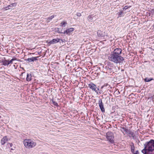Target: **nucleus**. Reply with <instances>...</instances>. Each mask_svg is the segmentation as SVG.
I'll return each mask as SVG.
<instances>
[{
	"mask_svg": "<svg viewBox=\"0 0 154 154\" xmlns=\"http://www.w3.org/2000/svg\"><path fill=\"white\" fill-rule=\"evenodd\" d=\"M122 51V50L120 48L115 49L109 55V60L116 64L122 63L124 59L122 57L120 56Z\"/></svg>",
	"mask_w": 154,
	"mask_h": 154,
	"instance_id": "f257e3e1",
	"label": "nucleus"
},
{
	"mask_svg": "<svg viewBox=\"0 0 154 154\" xmlns=\"http://www.w3.org/2000/svg\"><path fill=\"white\" fill-rule=\"evenodd\" d=\"M25 147L28 149H31L34 147L36 145L35 142L32 140L29 139H25L23 141Z\"/></svg>",
	"mask_w": 154,
	"mask_h": 154,
	"instance_id": "f03ea898",
	"label": "nucleus"
},
{
	"mask_svg": "<svg viewBox=\"0 0 154 154\" xmlns=\"http://www.w3.org/2000/svg\"><path fill=\"white\" fill-rule=\"evenodd\" d=\"M144 145L148 146V150L149 151H152L154 150V140H151L148 143H146V144H145Z\"/></svg>",
	"mask_w": 154,
	"mask_h": 154,
	"instance_id": "7ed1b4c3",
	"label": "nucleus"
},
{
	"mask_svg": "<svg viewBox=\"0 0 154 154\" xmlns=\"http://www.w3.org/2000/svg\"><path fill=\"white\" fill-rule=\"evenodd\" d=\"M106 138L111 143H113L114 142V136L113 134L111 132H108L106 134Z\"/></svg>",
	"mask_w": 154,
	"mask_h": 154,
	"instance_id": "20e7f679",
	"label": "nucleus"
},
{
	"mask_svg": "<svg viewBox=\"0 0 154 154\" xmlns=\"http://www.w3.org/2000/svg\"><path fill=\"white\" fill-rule=\"evenodd\" d=\"M88 87L92 91H95L97 94H98L99 90V88L97 87L96 85L93 83H91L88 85Z\"/></svg>",
	"mask_w": 154,
	"mask_h": 154,
	"instance_id": "39448f33",
	"label": "nucleus"
},
{
	"mask_svg": "<svg viewBox=\"0 0 154 154\" xmlns=\"http://www.w3.org/2000/svg\"><path fill=\"white\" fill-rule=\"evenodd\" d=\"M100 109L102 112H105V109L103 107V104L102 103V100L101 99H99L98 102Z\"/></svg>",
	"mask_w": 154,
	"mask_h": 154,
	"instance_id": "423d86ee",
	"label": "nucleus"
},
{
	"mask_svg": "<svg viewBox=\"0 0 154 154\" xmlns=\"http://www.w3.org/2000/svg\"><path fill=\"white\" fill-rule=\"evenodd\" d=\"M60 40V39L58 38H56L53 39L51 40L48 42V43L49 45H50L51 44H56L58 43L59 42Z\"/></svg>",
	"mask_w": 154,
	"mask_h": 154,
	"instance_id": "0eeeda50",
	"label": "nucleus"
},
{
	"mask_svg": "<svg viewBox=\"0 0 154 154\" xmlns=\"http://www.w3.org/2000/svg\"><path fill=\"white\" fill-rule=\"evenodd\" d=\"M97 35L100 37H103L105 36V32L101 31H98L97 32Z\"/></svg>",
	"mask_w": 154,
	"mask_h": 154,
	"instance_id": "6e6552de",
	"label": "nucleus"
},
{
	"mask_svg": "<svg viewBox=\"0 0 154 154\" xmlns=\"http://www.w3.org/2000/svg\"><path fill=\"white\" fill-rule=\"evenodd\" d=\"M74 30L73 28H70L64 31L63 33L64 34L66 33V34H69L70 33L73 31Z\"/></svg>",
	"mask_w": 154,
	"mask_h": 154,
	"instance_id": "1a4fd4ad",
	"label": "nucleus"
},
{
	"mask_svg": "<svg viewBox=\"0 0 154 154\" xmlns=\"http://www.w3.org/2000/svg\"><path fill=\"white\" fill-rule=\"evenodd\" d=\"M8 141V139L6 136L4 137L1 140V143L2 145H4Z\"/></svg>",
	"mask_w": 154,
	"mask_h": 154,
	"instance_id": "9d476101",
	"label": "nucleus"
},
{
	"mask_svg": "<svg viewBox=\"0 0 154 154\" xmlns=\"http://www.w3.org/2000/svg\"><path fill=\"white\" fill-rule=\"evenodd\" d=\"M2 63L3 65L4 66H8L9 65L8 60H5V58L4 59H2Z\"/></svg>",
	"mask_w": 154,
	"mask_h": 154,
	"instance_id": "9b49d317",
	"label": "nucleus"
},
{
	"mask_svg": "<svg viewBox=\"0 0 154 154\" xmlns=\"http://www.w3.org/2000/svg\"><path fill=\"white\" fill-rule=\"evenodd\" d=\"M38 58L37 57H32L30 58H29L27 59L26 60L28 62H32V61H34L35 60H37V58Z\"/></svg>",
	"mask_w": 154,
	"mask_h": 154,
	"instance_id": "f8f14e48",
	"label": "nucleus"
},
{
	"mask_svg": "<svg viewBox=\"0 0 154 154\" xmlns=\"http://www.w3.org/2000/svg\"><path fill=\"white\" fill-rule=\"evenodd\" d=\"M127 133L128 134L129 136L130 137H134L135 136L134 133L130 130L128 131V133Z\"/></svg>",
	"mask_w": 154,
	"mask_h": 154,
	"instance_id": "ddd939ff",
	"label": "nucleus"
},
{
	"mask_svg": "<svg viewBox=\"0 0 154 154\" xmlns=\"http://www.w3.org/2000/svg\"><path fill=\"white\" fill-rule=\"evenodd\" d=\"M31 75L30 74L27 73V75L26 80L27 81H29L31 80Z\"/></svg>",
	"mask_w": 154,
	"mask_h": 154,
	"instance_id": "4468645a",
	"label": "nucleus"
},
{
	"mask_svg": "<svg viewBox=\"0 0 154 154\" xmlns=\"http://www.w3.org/2000/svg\"><path fill=\"white\" fill-rule=\"evenodd\" d=\"M67 24V23L65 21H63L60 24V26L63 27H65L66 25Z\"/></svg>",
	"mask_w": 154,
	"mask_h": 154,
	"instance_id": "2eb2a0df",
	"label": "nucleus"
},
{
	"mask_svg": "<svg viewBox=\"0 0 154 154\" xmlns=\"http://www.w3.org/2000/svg\"><path fill=\"white\" fill-rule=\"evenodd\" d=\"M93 17L92 15H90L88 17L87 19L89 21H91L92 20Z\"/></svg>",
	"mask_w": 154,
	"mask_h": 154,
	"instance_id": "dca6fc26",
	"label": "nucleus"
},
{
	"mask_svg": "<svg viewBox=\"0 0 154 154\" xmlns=\"http://www.w3.org/2000/svg\"><path fill=\"white\" fill-rule=\"evenodd\" d=\"M54 15H53L50 17H48L47 20L48 22H49L53 18H54Z\"/></svg>",
	"mask_w": 154,
	"mask_h": 154,
	"instance_id": "f3484780",
	"label": "nucleus"
},
{
	"mask_svg": "<svg viewBox=\"0 0 154 154\" xmlns=\"http://www.w3.org/2000/svg\"><path fill=\"white\" fill-rule=\"evenodd\" d=\"M153 80L152 78H146L144 81L145 82H149Z\"/></svg>",
	"mask_w": 154,
	"mask_h": 154,
	"instance_id": "a211bd4d",
	"label": "nucleus"
},
{
	"mask_svg": "<svg viewBox=\"0 0 154 154\" xmlns=\"http://www.w3.org/2000/svg\"><path fill=\"white\" fill-rule=\"evenodd\" d=\"M146 146H145L144 148L142 150V152L143 154H145L146 152Z\"/></svg>",
	"mask_w": 154,
	"mask_h": 154,
	"instance_id": "6ab92c4d",
	"label": "nucleus"
},
{
	"mask_svg": "<svg viewBox=\"0 0 154 154\" xmlns=\"http://www.w3.org/2000/svg\"><path fill=\"white\" fill-rule=\"evenodd\" d=\"M131 149L132 152L134 153V147L133 145L131 146Z\"/></svg>",
	"mask_w": 154,
	"mask_h": 154,
	"instance_id": "aec40b11",
	"label": "nucleus"
},
{
	"mask_svg": "<svg viewBox=\"0 0 154 154\" xmlns=\"http://www.w3.org/2000/svg\"><path fill=\"white\" fill-rule=\"evenodd\" d=\"M16 58H13L10 60L9 61L8 60V62L9 63V64L10 63H11L14 60H16Z\"/></svg>",
	"mask_w": 154,
	"mask_h": 154,
	"instance_id": "412c9836",
	"label": "nucleus"
},
{
	"mask_svg": "<svg viewBox=\"0 0 154 154\" xmlns=\"http://www.w3.org/2000/svg\"><path fill=\"white\" fill-rule=\"evenodd\" d=\"M52 102L54 106H58V103L56 101L54 100H52Z\"/></svg>",
	"mask_w": 154,
	"mask_h": 154,
	"instance_id": "4be33fe9",
	"label": "nucleus"
},
{
	"mask_svg": "<svg viewBox=\"0 0 154 154\" xmlns=\"http://www.w3.org/2000/svg\"><path fill=\"white\" fill-rule=\"evenodd\" d=\"M122 129L123 130V131H124L126 133H128V131H129V130H128V129H127L124 128H122Z\"/></svg>",
	"mask_w": 154,
	"mask_h": 154,
	"instance_id": "5701e85b",
	"label": "nucleus"
},
{
	"mask_svg": "<svg viewBox=\"0 0 154 154\" xmlns=\"http://www.w3.org/2000/svg\"><path fill=\"white\" fill-rule=\"evenodd\" d=\"M108 85L106 84V85L105 84L104 85H103L101 87V89H102L104 87H106V86H107V85Z\"/></svg>",
	"mask_w": 154,
	"mask_h": 154,
	"instance_id": "b1692460",
	"label": "nucleus"
},
{
	"mask_svg": "<svg viewBox=\"0 0 154 154\" xmlns=\"http://www.w3.org/2000/svg\"><path fill=\"white\" fill-rule=\"evenodd\" d=\"M123 13V12L122 11H121L119 13V16H121L122 15V14Z\"/></svg>",
	"mask_w": 154,
	"mask_h": 154,
	"instance_id": "393cba45",
	"label": "nucleus"
},
{
	"mask_svg": "<svg viewBox=\"0 0 154 154\" xmlns=\"http://www.w3.org/2000/svg\"><path fill=\"white\" fill-rule=\"evenodd\" d=\"M139 152L137 150L135 151V152L134 153V154H139Z\"/></svg>",
	"mask_w": 154,
	"mask_h": 154,
	"instance_id": "a878e982",
	"label": "nucleus"
},
{
	"mask_svg": "<svg viewBox=\"0 0 154 154\" xmlns=\"http://www.w3.org/2000/svg\"><path fill=\"white\" fill-rule=\"evenodd\" d=\"M127 8H128V7H127V6H126L124 8L123 10H125Z\"/></svg>",
	"mask_w": 154,
	"mask_h": 154,
	"instance_id": "bb28decb",
	"label": "nucleus"
},
{
	"mask_svg": "<svg viewBox=\"0 0 154 154\" xmlns=\"http://www.w3.org/2000/svg\"><path fill=\"white\" fill-rule=\"evenodd\" d=\"M12 6H15L16 4L15 3H13L12 4Z\"/></svg>",
	"mask_w": 154,
	"mask_h": 154,
	"instance_id": "cd10ccee",
	"label": "nucleus"
},
{
	"mask_svg": "<svg viewBox=\"0 0 154 154\" xmlns=\"http://www.w3.org/2000/svg\"><path fill=\"white\" fill-rule=\"evenodd\" d=\"M81 15V14L80 13H78V16H80Z\"/></svg>",
	"mask_w": 154,
	"mask_h": 154,
	"instance_id": "c85d7f7f",
	"label": "nucleus"
},
{
	"mask_svg": "<svg viewBox=\"0 0 154 154\" xmlns=\"http://www.w3.org/2000/svg\"><path fill=\"white\" fill-rule=\"evenodd\" d=\"M12 6H12V4L10 5H9L8 6V7H12Z\"/></svg>",
	"mask_w": 154,
	"mask_h": 154,
	"instance_id": "c756f323",
	"label": "nucleus"
},
{
	"mask_svg": "<svg viewBox=\"0 0 154 154\" xmlns=\"http://www.w3.org/2000/svg\"><path fill=\"white\" fill-rule=\"evenodd\" d=\"M9 145H10V146L11 147L12 146V145H13L12 143H10Z\"/></svg>",
	"mask_w": 154,
	"mask_h": 154,
	"instance_id": "7c9ffc66",
	"label": "nucleus"
},
{
	"mask_svg": "<svg viewBox=\"0 0 154 154\" xmlns=\"http://www.w3.org/2000/svg\"><path fill=\"white\" fill-rule=\"evenodd\" d=\"M14 67L15 68H16L15 67V65H14Z\"/></svg>",
	"mask_w": 154,
	"mask_h": 154,
	"instance_id": "2f4dec72",
	"label": "nucleus"
},
{
	"mask_svg": "<svg viewBox=\"0 0 154 154\" xmlns=\"http://www.w3.org/2000/svg\"><path fill=\"white\" fill-rule=\"evenodd\" d=\"M81 69V68H78V69Z\"/></svg>",
	"mask_w": 154,
	"mask_h": 154,
	"instance_id": "473e14b6",
	"label": "nucleus"
},
{
	"mask_svg": "<svg viewBox=\"0 0 154 154\" xmlns=\"http://www.w3.org/2000/svg\"><path fill=\"white\" fill-rule=\"evenodd\" d=\"M80 83H78V85H79V84Z\"/></svg>",
	"mask_w": 154,
	"mask_h": 154,
	"instance_id": "72a5a7b5",
	"label": "nucleus"
},
{
	"mask_svg": "<svg viewBox=\"0 0 154 154\" xmlns=\"http://www.w3.org/2000/svg\"><path fill=\"white\" fill-rule=\"evenodd\" d=\"M79 71H80V70H79L78 71V72H79Z\"/></svg>",
	"mask_w": 154,
	"mask_h": 154,
	"instance_id": "f704fd0d",
	"label": "nucleus"
},
{
	"mask_svg": "<svg viewBox=\"0 0 154 154\" xmlns=\"http://www.w3.org/2000/svg\"><path fill=\"white\" fill-rule=\"evenodd\" d=\"M60 40H61V41H62V40H61V39Z\"/></svg>",
	"mask_w": 154,
	"mask_h": 154,
	"instance_id": "c9c22d12",
	"label": "nucleus"
}]
</instances>
